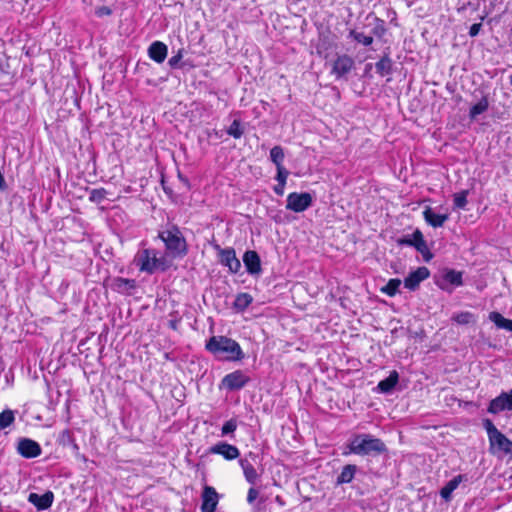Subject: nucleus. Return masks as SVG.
<instances>
[{
	"mask_svg": "<svg viewBox=\"0 0 512 512\" xmlns=\"http://www.w3.org/2000/svg\"><path fill=\"white\" fill-rule=\"evenodd\" d=\"M205 348L215 356L228 361H239L244 358L240 345L226 336H212Z\"/></svg>",
	"mask_w": 512,
	"mask_h": 512,
	"instance_id": "f257e3e1",
	"label": "nucleus"
},
{
	"mask_svg": "<svg viewBox=\"0 0 512 512\" xmlns=\"http://www.w3.org/2000/svg\"><path fill=\"white\" fill-rule=\"evenodd\" d=\"M348 451L344 455L356 454L360 456H375L386 451V445L379 438H374L370 434L356 435L347 446Z\"/></svg>",
	"mask_w": 512,
	"mask_h": 512,
	"instance_id": "f03ea898",
	"label": "nucleus"
},
{
	"mask_svg": "<svg viewBox=\"0 0 512 512\" xmlns=\"http://www.w3.org/2000/svg\"><path fill=\"white\" fill-rule=\"evenodd\" d=\"M159 238L165 243L167 251L173 257H182L186 255V240L177 226L171 225L167 227L159 233Z\"/></svg>",
	"mask_w": 512,
	"mask_h": 512,
	"instance_id": "7ed1b4c3",
	"label": "nucleus"
},
{
	"mask_svg": "<svg viewBox=\"0 0 512 512\" xmlns=\"http://www.w3.org/2000/svg\"><path fill=\"white\" fill-rule=\"evenodd\" d=\"M135 262L141 271L153 273L161 267L162 261L157 257V252L152 249H144L135 257Z\"/></svg>",
	"mask_w": 512,
	"mask_h": 512,
	"instance_id": "20e7f679",
	"label": "nucleus"
},
{
	"mask_svg": "<svg viewBox=\"0 0 512 512\" xmlns=\"http://www.w3.org/2000/svg\"><path fill=\"white\" fill-rule=\"evenodd\" d=\"M313 199L311 194L307 192H293L287 196L286 209L296 213H300L308 209L312 205Z\"/></svg>",
	"mask_w": 512,
	"mask_h": 512,
	"instance_id": "39448f33",
	"label": "nucleus"
},
{
	"mask_svg": "<svg viewBox=\"0 0 512 512\" xmlns=\"http://www.w3.org/2000/svg\"><path fill=\"white\" fill-rule=\"evenodd\" d=\"M490 450L492 453H503L512 456V441H510L502 432H497L489 439Z\"/></svg>",
	"mask_w": 512,
	"mask_h": 512,
	"instance_id": "423d86ee",
	"label": "nucleus"
},
{
	"mask_svg": "<svg viewBox=\"0 0 512 512\" xmlns=\"http://www.w3.org/2000/svg\"><path fill=\"white\" fill-rule=\"evenodd\" d=\"M250 378L241 370L227 374L222 379V385L228 390H239L243 388Z\"/></svg>",
	"mask_w": 512,
	"mask_h": 512,
	"instance_id": "0eeeda50",
	"label": "nucleus"
},
{
	"mask_svg": "<svg viewBox=\"0 0 512 512\" xmlns=\"http://www.w3.org/2000/svg\"><path fill=\"white\" fill-rule=\"evenodd\" d=\"M217 249L219 251L220 263L228 267L231 273H237L241 268V263L236 257L235 250L233 248L221 249L219 246H217Z\"/></svg>",
	"mask_w": 512,
	"mask_h": 512,
	"instance_id": "6e6552de",
	"label": "nucleus"
},
{
	"mask_svg": "<svg viewBox=\"0 0 512 512\" xmlns=\"http://www.w3.org/2000/svg\"><path fill=\"white\" fill-rule=\"evenodd\" d=\"M505 410H512V389L509 392H502L491 400L488 407V412L491 414H498Z\"/></svg>",
	"mask_w": 512,
	"mask_h": 512,
	"instance_id": "1a4fd4ad",
	"label": "nucleus"
},
{
	"mask_svg": "<svg viewBox=\"0 0 512 512\" xmlns=\"http://www.w3.org/2000/svg\"><path fill=\"white\" fill-rule=\"evenodd\" d=\"M354 67V60L352 57L344 54L338 56L333 64L331 73L336 76V78H342L347 75Z\"/></svg>",
	"mask_w": 512,
	"mask_h": 512,
	"instance_id": "9d476101",
	"label": "nucleus"
},
{
	"mask_svg": "<svg viewBox=\"0 0 512 512\" xmlns=\"http://www.w3.org/2000/svg\"><path fill=\"white\" fill-rule=\"evenodd\" d=\"M17 451L24 458H35L41 454L42 449L36 441L22 438L18 442Z\"/></svg>",
	"mask_w": 512,
	"mask_h": 512,
	"instance_id": "9b49d317",
	"label": "nucleus"
},
{
	"mask_svg": "<svg viewBox=\"0 0 512 512\" xmlns=\"http://www.w3.org/2000/svg\"><path fill=\"white\" fill-rule=\"evenodd\" d=\"M219 501V495L211 486H205L202 493V512H214Z\"/></svg>",
	"mask_w": 512,
	"mask_h": 512,
	"instance_id": "f8f14e48",
	"label": "nucleus"
},
{
	"mask_svg": "<svg viewBox=\"0 0 512 512\" xmlns=\"http://www.w3.org/2000/svg\"><path fill=\"white\" fill-rule=\"evenodd\" d=\"M210 453L221 455L226 460H234L240 455V451L236 446L226 442H219L210 447Z\"/></svg>",
	"mask_w": 512,
	"mask_h": 512,
	"instance_id": "ddd939ff",
	"label": "nucleus"
},
{
	"mask_svg": "<svg viewBox=\"0 0 512 512\" xmlns=\"http://www.w3.org/2000/svg\"><path fill=\"white\" fill-rule=\"evenodd\" d=\"M243 263L251 275H259L262 272L261 260L256 251L248 250L243 255Z\"/></svg>",
	"mask_w": 512,
	"mask_h": 512,
	"instance_id": "4468645a",
	"label": "nucleus"
},
{
	"mask_svg": "<svg viewBox=\"0 0 512 512\" xmlns=\"http://www.w3.org/2000/svg\"><path fill=\"white\" fill-rule=\"evenodd\" d=\"M462 284V273L452 269L445 270L441 278L437 280V285L443 290H447L448 285L461 286Z\"/></svg>",
	"mask_w": 512,
	"mask_h": 512,
	"instance_id": "2eb2a0df",
	"label": "nucleus"
},
{
	"mask_svg": "<svg viewBox=\"0 0 512 512\" xmlns=\"http://www.w3.org/2000/svg\"><path fill=\"white\" fill-rule=\"evenodd\" d=\"M429 275L430 272L427 267H419L405 278L404 285L410 290H415L423 280L429 277Z\"/></svg>",
	"mask_w": 512,
	"mask_h": 512,
	"instance_id": "dca6fc26",
	"label": "nucleus"
},
{
	"mask_svg": "<svg viewBox=\"0 0 512 512\" xmlns=\"http://www.w3.org/2000/svg\"><path fill=\"white\" fill-rule=\"evenodd\" d=\"M54 500V494L51 491H46L44 494L30 493L28 501L33 504L38 510H46L51 507Z\"/></svg>",
	"mask_w": 512,
	"mask_h": 512,
	"instance_id": "f3484780",
	"label": "nucleus"
},
{
	"mask_svg": "<svg viewBox=\"0 0 512 512\" xmlns=\"http://www.w3.org/2000/svg\"><path fill=\"white\" fill-rule=\"evenodd\" d=\"M167 52V45L161 41L153 42L148 48L149 57L157 63H162L166 59Z\"/></svg>",
	"mask_w": 512,
	"mask_h": 512,
	"instance_id": "a211bd4d",
	"label": "nucleus"
},
{
	"mask_svg": "<svg viewBox=\"0 0 512 512\" xmlns=\"http://www.w3.org/2000/svg\"><path fill=\"white\" fill-rule=\"evenodd\" d=\"M466 475L459 474L448 481L445 486L440 490V495L445 501H450L452 492L456 490L463 481H467Z\"/></svg>",
	"mask_w": 512,
	"mask_h": 512,
	"instance_id": "6ab92c4d",
	"label": "nucleus"
},
{
	"mask_svg": "<svg viewBox=\"0 0 512 512\" xmlns=\"http://www.w3.org/2000/svg\"><path fill=\"white\" fill-rule=\"evenodd\" d=\"M413 247H415L416 250L419 253H421V255L423 256V258L426 262L431 260L432 254L423 238L421 231H419V230H416L413 233Z\"/></svg>",
	"mask_w": 512,
	"mask_h": 512,
	"instance_id": "aec40b11",
	"label": "nucleus"
},
{
	"mask_svg": "<svg viewBox=\"0 0 512 512\" xmlns=\"http://www.w3.org/2000/svg\"><path fill=\"white\" fill-rule=\"evenodd\" d=\"M111 287L114 291L122 294H129L131 290L136 288V281L117 277L113 279Z\"/></svg>",
	"mask_w": 512,
	"mask_h": 512,
	"instance_id": "412c9836",
	"label": "nucleus"
},
{
	"mask_svg": "<svg viewBox=\"0 0 512 512\" xmlns=\"http://www.w3.org/2000/svg\"><path fill=\"white\" fill-rule=\"evenodd\" d=\"M423 216L425 221L431 225L432 227H441L448 219V215L446 214H437L435 213L431 207H426L423 211Z\"/></svg>",
	"mask_w": 512,
	"mask_h": 512,
	"instance_id": "4be33fe9",
	"label": "nucleus"
},
{
	"mask_svg": "<svg viewBox=\"0 0 512 512\" xmlns=\"http://www.w3.org/2000/svg\"><path fill=\"white\" fill-rule=\"evenodd\" d=\"M239 463L246 481L250 484H255L258 479V473L253 465L247 459H241Z\"/></svg>",
	"mask_w": 512,
	"mask_h": 512,
	"instance_id": "5701e85b",
	"label": "nucleus"
},
{
	"mask_svg": "<svg viewBox=\"0 0 512 512\" xmlns=\"http://www.w3.org/2000/svg\"><path fill=\"white\" fill-rule=\"evenodd\" d=\"M356 471H357L356 465H353V464L345 465L342 468L341 473L338 475L336 483L338 485L350 483L353 480Z\"/></svg>",
	"mask_w": 512,
	"mask_h": 512,
	"instance_id": "b1692460",
	"label": "nucleus"
},
{
	"mask_svg": "<svg viewBox=\"0 0 512 512\" xmlns=\"http://www.w3.org/2000/svg\"><path fill=\"white\" fill-rule=\"evenodd\" d=\"M398 379L399 375L394 370L390 373V375L387 378L379 382L378 389L383 393H388L396 386Z\"/></svg>",
	"mask_w": 512,
	"mask_h": 512,
	"instance_id": "393cba45",
	"label": "nucleus"
},
{
	"mask_svg": "<svg viewBox=\"0 0 512 512\" xmlns=\"http://www.w3.org/2000/svg\"><path fill=\"white\" fill-rule=\"evenodd\" d=\"M489 320L492 321L498 328L512 332V320L504 318L499 312H490Z\"/></svg>",
	"mask_w": 512,
	"mask_h": 512,
	"instance_id": "a878e982",
	"label": "nucleus"
},
{
	"mask_svg": "<svg viewBox=\"0 0 512 512\" xmlns=\"http://www.w3.org/2000/svg\"><path fill=\"white\" fill-rule=\"evenodd\" d=\"M253 301V297L248 293H240L234 301V308L238 311H244Z\"/></svg>",
	"mask_w": 512,
	"mask_h": 512,
	"instance_id": "bb28decb",
	"label": "nucleus"
},
{
	"mask_svg": "<svg viewBox=\"0 0 512 512\" xmlns=\"http://www.w3.org/2000/svg\"><path fill=\"white\" fill-rule=\"evenodd\" d=\"M375 68L380 75H388L392 71V61L389 57H383L375 64Z\"/></svg>",
	"mask_w": 512,
	"mask_h": 512,
	"instance_id": "cd10ccee",
	"label": "nucleus"
},
{
	"mask_svg": "<svg viewBox=\"0 0 512 512\" xmlns=\"http://www.w3.org/2000/svg\"><path fill=\"white\" fill-rule=\"evenodd\" d=\"M284 157H285L284 150L281 146H278V145L274 146L270 150V159L276 165V168L283 166Z\"/></svg>",
	"mask_w": 512,
	"mask_h": 512,
	"instance_id": "c85d7f7f",
	"label": "nucleus"
},
{
	"mask_svg": "<svg viewBox=\"0 0 512 512\" xmlns=\"http://www.w3.org/2000/svg\"><path fill=\"white\" fill-rule=\"evenodd\" d=\"M488 100L482 98L478 103L473 105L470 109L469 116L471 119H475L478 115L484 113L488 109Z\"/></svg>",
	"mask_w": 512,
	"mask_h": 512,
	"instance_id": "c756f323",
	"label": "nucleus"
},
{
	"mask_svg": "<svg viewBox=\"0 0 512 512\" xmlns=\"http://www.w3.org/2000/svg\"><path fill=\"white\" fill-rule=\"evenodd\" d=\"M15 420V414L12 410L7 409L0 413V429L9 427Z\"/></svg>",
	"mask_w": 512,
	"mask_h": 512,
	"instance_id": "7c9ffc66",
	"label": "nucleus"
},
{
	"mask_svg": "<svg viewBox=\"0 0 512 512\" xmlns=\"http://www.w3.org/2000/svg\"><path fill=\"white\" fill-rule=\"evenodd\" d=\"M401 285L400 279H390L388 283L381 289V291L389 296H394Z\"/></svg>",
	"mask_w": 512,
	"mask_h": 512,
	"instance_id": "2f4dec72",
	"label": "nucleus"
},
{
	"mask_svg": "<svg viewBox=\"0 0 512 512\" xmlns=\"http://www.w3.org/2000/svg\"><path fill=\"white\" fill-rule=\"evenodd\" d=\"M350 36L357 42L362 43L364 46H369L373 42L372 36L365 35L362 32H357L355 30L350 31Z\"/></svg>",
	"mask_w": 512,
	"mask_h": 512,
	"instance_id": "473e14b6",
	"label": "nucleus"
},
{
	"mask_svg": "<svg viewBox=\"0 0 512 512\" xmlns=\"http://www.w3.org/2000/svg\"><path fill=\"white\" fill-rule=\"evenodd\" d=\"M227 133L235 139L241 138L243 135V129L241 128L240 121L235 119L227 130Z\"/></svg>",
	"mask_w": 512,
	"mask_h": 512,
	"instance_id": "72a5a7b5",
	"label": "nucleus"
},
{
	"mask_svg": "<svg viewBox=\"0 0 512 512\" xmlns=\"http://www.w3.org/2000/svg\"><path fill=\"white\" fill-rule=\"evenodd\" d=\"M468 191H462L454 195V206L456 208H464L467 204Z\"/></svg>",
	"mask_w": 512,
	"mask_h": 512,
	"instance_id": "f704fd0d",
	"label": "nucleus"
},
{
	"mask_svg": "<svg viewBox=\"0 0 512 512\" xmlns=\"http://www.w3.org/2000/svg\"><path fill=\"white\" fill-rule=\"evenodd\" d=\"M106 190L103 189V188H100V189H93L91 192H90V195H89V199L92 201V202H96V203H100L102 200L105 199L106 197Z\"/></svg>",
	"mask_w": 512,
	"mask_h": 512,
	"instance_id": "c9c22d12",
	"label": "nucleus"
},
{
	"mask_svg": "<svg viewBox=\"0 0 512 512\" xmlns=\"http://www.w3.org/2000/svg\"><path fill=\"white\" fill-rule=\"evenodd\" d=\"M458 324H468L473 320V314L470 312H461L452 318Z\"/></svg>",
	"mask_w": 512,
	"mask_h": 512,
	"instance_id": "e433bc0d",
	"label": "nucleus"
},
{
	"mask_svg": "<svg viewBox=\"0 0 512 512\" xmlns=\"http://www.w3.org/2000/svg\"><path fill=\"white\" fill-rule=\"evenodd\" d=\"M237 429V421L235 419H230L224 423L221 429V435L225 436L233 433Z\"/></svg>",
	"mask_w": 512,
	"mask_h": 512,
	"instance_id": "4c0bfd02",
	"label": "nucleus"
},
{
	"mask_svg": "<svg viewBox=\"0 0 512 512\" xmlns=\"http://www.w3.org/2000/svg\"><path fill=\"white\" fill-rule=\"evenodd\" d=\"M374 20H375V25L373 27L372 33L375 36L381 38L386 32L384 21L379 18H375Z\"/></svg>",
	"mask_w": 512,
	"mask_h": 512,
	"instance_id": "58836bf2",
	"label": "nucleus"
},
{
	"mask_svg": "<svg viewBox=\"0 0 512 512\" xmlns=\"http://www.w3.org/2000/svg\"><path fill=\"white\" fill-rule=\"evenodd\" d=\"M184 55V49H179L175 55H173L169 61L168 64L171 68H177L179 65V62L183 58Z\"/></svg>",
	"mask_w": 512,
	"mask_h": 512,
	"instance_id": "ea45409f",
	"label": "nucleus"
},
{
	"mask_svg": "<svg viewBox=\"0 0 512 512\" xmlns=\"http://www.w3.org/2000/svg\"><path fill=\"white\" fill-rule=\"evenodd\" d=\"M288 175H289V171L284 166L277 167V175H276L277 182L286 184Z\"/></svg>",
	"mask_w": 512,
	"mask_h": 512,
	"instance_id": "a19ab883",
	"label": "nucleus"
},
{
	"mask_svg": "<svg viewBox=\"0 0 512 512\" xmlns=\"http://www.w3.org/2000/svg\"><path fill=\"white\" fill-rule=\"evenodd\" d=\"M484 427L487 431V434H488V438L490 439L492 435L496 434L497 432H499V430L496 428V426L492 423L491 420L489 419H486L484 421Z\"/></svg>",
	"mask_w": 512,
	"mask_h": 512,
	"instance_id": "79ce46f5",
	"label": "nucleus"
},
{
	"mask_svg": "<svg viewBox=\"0 0 512 512\" xmlns=\"http://www.w3.org/2000/svg\"><path fill=\"white\" fill-rule=\"evenodd\" d=\"M95 14L98 16V17H104V16H109L112 14V10L110 7L108 6H100V7H97L95 9Z\"/></svg>",
	"mask_w": 512,
	"mask_h": 512,
	"instance_id": "37998d69",
	"label": "nucleus"
},
{
	"mask_svg": "<svg viewBox=\"0 0 512 512\" xmlns=\"http://www.w3.org/2000/svg\"><path fill=\"white\" fill-rule=\"evenodd\" d=\"M259 495V492L255 488H250L247 494L248 503H252Z\"/></svg>",
	"mask_w": 512,
	"mask_h": 512,
	"instance_id": "c03bdc74",
	"label": "nucleus"
},
{
	"mask_svg": "<svg viewBox=\"0 0 512 512\" xmlns=\"http://www.w3.org/2000/svg\"><path fill=\"white\" fill-rule=\"evenodd\" d=\"M482 25L481 23H475L473 24L470 29H469V35L471 37H475L476 35H478L480 29H481Z\"/></svg>",
	"mask_w": 512,
	"mask_h": 512,
	"instance_id": "a18cd8bd",
	"label": "nucleus"
},
{
	"mask_svg": "<svg viewBox=\"0 0 512 512\" xmlns=\"http://www.w3.org/2000/svg\"><path fill=\"white\" fill-rule=\"evenodd\" d=\"M285 185V183L278 182V184L274 187V192L277 195L282 196L284 194Z\"/></svg>",
	"mask_w": 512,
	"mask_h": 512,
	"instance_id": "49530a36",
	"label": "nucleus"
},
{
	"mask_svg": "<svg viewBox=\"0 0 512 512\" xmlns=\"http://www.w3.org/2000/svg\"><path fill=\"white\" fill-rule=\"evenodd\" d=\"M398 243L400 245L413 246V237L412 238H408V237L401 238V239L398 240Z\"/></svg>",
	"mask_w": 512,
	"mask_h": 512,
	"instance_id": "de8ad7c7",
	"label": "nucleus"
},
{
	"mask_svg": "<svg viewBox=\"0 0 512 512\" xmlns=\"http://www.w3.org/2000/svg\"><path fill=\"white\" fill-rule=\"evenodd\" d=\"M510 83L512 84V75L510 76Z\"/></svg>",
	"mask_w": 512,
	"mask_h": 512,
	"instance_id": "09e8293b",
	"label": "nucleus"
}]
</instances>
